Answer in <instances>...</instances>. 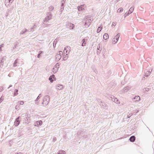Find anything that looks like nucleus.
Returning a JSON list of instances; mask_svg holds the SVG:
<instances>
[{"mask_svg":"<svg viewBox=\"0 0 154 154\" xmlns=\"http://www.w3.org/2000/svg\"><path fill=\"white\" fill-rule=\"evenodd\" d=\"M63 54V52L60 51L58 54H57L55 56L56 60L58 61L61 58V56Z\"/></svg>","mask_w":154,"mask_h":154,"instance_id":"f257e3e1","label":"nucleus"},{"mask_svg":"<svg viewBox=\"0 0 154 154\" xmlns=\"http://www.w3.org/2000/svg\"><path fill=\"white\" fill-rule=\"evenodd\" d=\"M91 20L90 19H86L84 25L86 27H88L89 26L91 23Z\"/></svg>","mask_w":154,"mask_h":154,"instance_id":"f03ea898","label":"nucleus"},{"mask_svg":"<svg viewBox=\"0 0 154 154\" xmlns=\"http://www.w3.org/2000/svg\"><path fill=\"white\" fill-rule=\"evenodd\" d=\"M49 99L50 98L49 96H46L43 100V104H45V105L47 104L49 102Z\"/></svg>","mask_w":154,"mask_h":154,"instance_id":"7ed1b4c3","label":"nucleus"},{"mask_svg":"<svg viewBox=\"0 0 154 154\" xmlns=\"http://www.w3.org/2000/svg\"><path fill=\"white\" fill-rule=\"evenodd\" d=\"M120 35L119 34H117L112 39V43L113 44L116 43L118 41V38H119Z\"/></svg>","mask_w":154,"mask_h":154,"instance_id":"20e7f679","label":"nucleus"},{"mask_svg":"<svg viewBox=\"0 0 154 154\" xmlns=\"http://www.w3.org/2000/svg\"><path fill=\"white\" fill-rule=\"evenodd\" d=\"M70 48L68 46L66 47L64 50H63V53L64 54H66V55H67L69 53V52L70 51Z\"/></svg>","mask_w":154,"mask_h":154,"instance_id":"39448f33","label":"nucleus"},{"mask_svg":"<svg viewBox=\"0 0 154 154\" xmlns=\"http://www.w3.org/2000/svg\"><path fill=\"white\" fill-rule=\"evenodd\" d=\"M19 119V117L17 118L15 121L14 125L16 126H18L20 123Z\"/></svg>","mask_w":154,"mask_h":154,"instance_id":"423d86ee","label":"nucleus"},{"mask_svg":"<svg viewBox=\"0 0 154 154\" xmlns=\"http://www.w3.org/2000/svg\"><path fill=\"white\" fill-rule=\"evenodd\" d=\"M68 27L70 29H72L74 27V25L71 23H69L68 24Z\"/></svg>","mask_w":154,"mask_h":154,"instance_id":"0eeeda50","label":"nucleus"},{"mask_svg":"<svg viewBox=\"0 0 154 154\" xmlns=\"http://www.w3.org/2000/svg\"><path fill=\"white\" fill-rule=\"evenodd\" d=\"M84 5H81L79 6L78 8L79 11H82L83 10V9H84Z\"/></svg>","mask_w":154,"mask_h":154,"instance_id":"6e6552de","label":"nucleus"},{"mask_svg":"<svg viewBox=\"0 0 154 154\" xmlns=\"http://www.w3.org/2000/svg\"><path fill=\"white\" fill-rule=\"evenodd\" d=\"M140 99V97L139 96H136L134 98V101H138Z\"/></svg>","mask_w":154,"mask_h":154,"instance_id":"1a4fd4ad","label":"nucleus"},{"mask_svg":"<svg viewBox=\"0 0 154 154\" xmlns=\"http://www.w3.org/2000/svg\"><path fill=\"white\" fill-rule=\"evenodd\" d=\"M109 36L107 33H105L103 36V38L105 40H106L109 38Z\"/></svg>","mask_w":154,"mask_h":154,"instance_id":"9d476101","label":"nucleus"},{"mask_svg":"<svg viewBox=\"0 0 154 154\" xmlns=\"http://www.w3.org/2000/svg\"><path fill=\"white\" fill-rule=\"evenodd\" d=\"M135 137L134 136H132L131 137H130L129 140L130 141L132 142H133L135 141Z\"/></svg>","mask_w":154,"mask_h":154,"instance_id":"9b49d317","label":"nucleus"},{"mask_svg":"<svg viewBox=\"0 0 154 154\" xmlns=\"http://www.w3.org/2000/svg\"><path fill=\"white\" fill-rule=\"evenodd\" d=\"M134 10V8L133 7H132L128 11V14L131 13Z\"/></svg>","mask_w":154,"mask_h":154,"instance_id":"f8f14e48","label":"nucleus"},{"mask_svg":"<svg viewBox=\"0 0 154 154\" xmlns=\"http://www.w3.org/2000/svg\"><path fill=\"white\" fill-rule=\"evenodd\" d=\"M42 123V121H37L36 122V124H37L38 125H41Z\"/></svg>","mask_w":154,"mask_h":154,"instance_id":"ddd939ff","label":"nucleus"},{"mask_svg":"<svg viewBox=\"0 0 154 154\" xmlns=\"http://www.w3.org/2000/svg\"><path fill=\"white\" fill-rule=\"evenodd\" d=\"M123 11V8H120L117 11V13H120L122 12Z\"/></svg>","mask_w":154,"mask_h":154,"instance_id":"4468645a","label":"nucleus"},{"mask_svg":"<svg viewBox=\"0 0 154 154\" xmlns=\"http://www.w3.org/2000/svg\"><path fill=\"white\" fill-rule=\"evenodd\" d=\"M102 27H101V26H100V27H99L98 28H97V33H99V32L101 31V30H102Z\"/></svg>","mask_w":154,"mask_h":154,"instance_id":"2eb2a0df","label":"nucleus"},{"mask_svg":"<svg viewBox=\"0 0 154 154\" xmlns=\"http://www.w3.org/2000/svg\"><path fill=\"white\" fill-rule=\"evenodd\" d=\"M14 0H5V2L6 4H7L8 3H11Z\"/></svg>","mask_w":154,"mask_h":154,"instance_id":"dca6fc26","label":"nucleus"},{"mask_svg":"<svg viewBox=\"0 0 154 154\" xmlns=\"http://www.w3.org/2000/svg\"><path fill=\"white\" fill-rule=\"evenodd\" d=\"M85 39H83L82 40L83 43H82V46H85V45L86 43L85 42Z\"/></svg>","mask_w":154,"mask_h":154,"instance_id":"f3484780","label":"nucleus"},{"mask_svg":"<svg viewBox=\"0 0 154 154\" xmlns=\"http://www.w3.org/2000/svg\"><path fill=\"white\" fill-rule=\"evenodd\" d=\"M24 103V102L23 101H20L18 102V104L19 105H23Z\"/></svg>","mask_w":154,"mask_h":154,"instance_id":"a211bd4d","label":"nucleus"},{"mask_svg":"<svg viewBox=\"0 0 154 154\" xmlns=\"http://www.w3.org/2000/svg\"><path fill=\"white\" fill-rule=\"evenodd\" d=\"M63 88V86L62 85H60V86H57V88L59 90H60Z\"/></svg>","mask_w":154,"mask_h":154,"instance_id":"6ab92c4d","label":"nucleus"},{"mask_svg":"<svg viewBox=\"0 0 154 154\" xmlns=\"http://www.w3.org/2000/svg\"><path fill=\"white\" fill-rule=\"evenodd\" d=\"M58 154H65V152L63 151H61Z\"/></svg>","mask_w":154,"mask_h":154,"instance_id":"aec40b11","label":"nucleus"},{"mask_svg":"<svg viewBox=\"0 0 154 154\" xmlns=\"http://www.w3.org/2000/svg\"><path fill=\"white\" fill-rule=\"evenodd\" d=\"M49 80L50 81V82H53V80H52V78L50 76L49 78Z\"/></svg>","mask_w":154,"mask_h":154,"instance_id":"412c9836","label":"nucleus"},{"mask_svg":"<svg viewBox=\"0 0 154 154\" xmlns=\"http://www.w3.org/2000/svg\"><path fill=\"white\" fill-rule=\"evenodd\" d=\"M116 24L115 23H113L112 24V26H115Z\"/></svg>","mask_w":154,"mask_h":154,"instance_id":"4be33fe9","label":"nucleus"},{"mask_svg":"<svg viewBox=\"0 0 154 154\" xmlns=\"http://www.w3.org/2000/svg\"><path fill=\"white\" fill-rule=\"evenodd\" d=\"M50 77H51L52 78H54V75H52Z\"/></svg>","mask_w":154,"mask_h":154,"instance_id":"5701e85b","label":"nucleus"},{"mask_svg":"<svg viewBox=\"0 0 154 154\" xmlns=\"http://www.w3.org/2000/svg\"><path fill=\"white\" fill-rule=\"evenodd\" d=\"M40 56V55L39 54L38 55V57H39Z\"/></svg>","mask_w":154,"mask_h":154,"instance_id":"b1692460","label":"nucleus"},{"mask_svg":"<svg viewBox=\"0 0 154 154\" xmlns=\"http://www.w3.org/2000/svg\"><path fill=\"white\" fill-rule=\"evenodd\" d=\"M53 72H54L55 73V72H56V71H54V70H53Z\"/></svg>","mask_w":154,"mask_h":154,"instance_id":"393cba45","label":"nucleus"},{"mask_svg":"<svg viewBox=\"0 0 154 154\" xmlns=\"http://www.w3.org/2000/svg\"><path fill=\"white\" fill-rule=\"evenodd\" d=\"M18 154H23L22 153H18Z\"/></svg>","mask_w":154,"mask_h":154,"instance_id":"a878e982","label":"nucleus"},{"mask_svg":"<svg viewBox=\"0 0 154 154\" xmlns=\"http://www.w3.org/2000/svg\"><path fill=\"white\" fill-rule=\"evenodd\" d=\"M51 8H52V9L53 8V7L52 6H51Z\"/></svg>","mask_w":154,"mask_h":154,"instance_id":"bb28decb","label":"nucleus"},{"mask_svg":"<svg viewBox=\"0 0 154 154\" xmlns=\"http://www.w3.org/2000/svg\"><path fill=\"white\" fill-rule=\"evenodd\" d=\"M17 106H16V109H17Z\"/></svg>","mask_w":154,"mask_h":154,"instance_id":"cd10ccee","label":"nucleus"},{"mask_svg":"<svg viewBox=\"0 0 154 154\" xmlns=\"http://www.w3.org/2000/svg\"><path fill=\"white\" fill-rule=\"evenodd\" d=\"M100 47H99V48H97V49L98 50H99Z\"/></svg>","mask_w":154,"mask_h":154,"instance_id":"c85d7f7f","label":"nucleus"},{"mask_svg":"<svg viewBox=\"0 0 154 154\" xmlns=\"http://www.w3.org/2000/svg\"><path fill=\"white\" fill-rule=\"evenodd\" d=\"M105 52H106V51H104V53H105Z\"/></svg>","mask_w":154,"mask_h":154,"instance_id":"c756f323","label":"nucleus"}]
</instances>
